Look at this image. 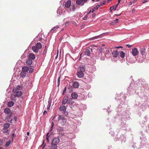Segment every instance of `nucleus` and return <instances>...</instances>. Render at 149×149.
<instances>
[{"mask_svg":"<svg viewBox=\"0 0 149 149\" xmlns=\"http://www.w3.org/2000/svg\"><path fill=\"white\" fill-rule=\"evenodd\" d=\"M49 133H47L46 136V139L48 142L49 141V136H48Z\"/></svg>","mask_w":149,"mask_h":149,"instance_id":"nucleus-38","label":"nucleus"},{"mask_svg":"<svg viewBox=\"0 0 149 149\" xmlns=\"http://www.w3.org/2000/svg\"><path fill=\"white\" fill-rule=\"evenodd\" d=\"M102 34H101L100 35L94 37L92 38L91 39L92 40H94L95 39L98 38L99 37H100V36H102Z\"/></svg>","mask_w":149,"mask_h":149,"instance_id":"nucleus-31","label":"nucleus"},{"mask_svg":"<svg viewBox=\"0 0 149 149\" xmlns=\"http://www.w3.org/2000/svg\"><path fill=\"white\" fill-rule=\"evenodd\" d=\"M66 90V88L65 87V88L64 90V91L63 92V94H64V93H65V92Z\"/></svg>","mask_w":149,"mask_h":149,"instance_id":"nucleus-54","label":"nucleus"},{"mask_svg":"<svg viewBox=\"0 0 149 149\" xmlns=\"http://www.w3.org/2000/svg\"><path fill=\"white\" fill-rule=\"evenodd\" d=\"M4 112L6 114H8L11 112V110L9 108H6L4 109Z\"/></svg>","mask_w":149,"mask_h":149,"instance_id":"nucleus-15","label":"nucleus"},{"mask_svg":"<svg viewBox=\"0 0 149 149\" xmlns=\"http://www.w3.org/2000/svg\"><path fill=\"white\" fill-rule=\"evenodd\" d=\"M59 109L60 111H63L64 113H65V111H66V108L64 106L62 105L60 106L59 108Z\"/></svg>","mask_w":149,"mask_h":149,"instance_id":"nucleus-11","label":"nucleus"},{"mask_svg":"<svg viewBox=\"0 0 149 149\" xmlns=\"http://www.w3.org/2000/svg\"><path fill=\"white\" fill-rule=\"evenodd\" d=\"M55 118V117L54 116L53 118L52 119V120H54V119Z\"/></svg>","mask_w":149,"mask_h":149,"instance_id":"nucleus-62","label":"nucleus"},{"mask_svg":"<svg viewBox=\"0 0 149 149\" xmlns=\"http://www.w3.org/2000/svg\"><path fill=\"white\" fill-rule=\"evenodd\" d=\"M63 128L61 127H59L57 128V132L61 133V134L63 136L64 135V134L62 133L63 132Z\"/></svg>","mask_w":149,"mask_h":149,"instance_id":"nucleus-14","label":"nucleus"},{"mask_svg":"<svg viewBox=\"0 0 149 149\" xmlns=\"http://www.w3.org/2000/svg\"><path fill=\"white\" fill-rule=\"evenodd\" d=\"M69 24V22H66L65 24V26H67Z\"/></svg>","mask_w":149,"mask_h":149,"instance_id":"nucleus-46","label":"nucleus"},{"mask_svg":"<svg viewBox=\"0 0 149 149\" xmlns=\"http://www.w3.org/2000/svg\"><path fill=\"white\" fill-rule=\"evenodd\" d=\"M106 2V1H103V3H101L100 5V6H103L104 5L105 3Z\"/></svg>","mask_w":149,"mask_h":149,"instance_id":"nucleus-37","label":"nucleus"},{"mask_svg":"<svg viewBox=\"0 0 149 149\" xmlns=\"http://www.w3.org/2000/svg\"><path fill=\"white\" fill-rule=\"evenodd\" d=\"M3 142V140H0V146H1L2 145V143Z\"/></svg>","mask_w":149,"mask_h":149,"instance_id":"nucleus-43","label":"nucleus"},{"mask_svg":"<svg viewBox=\"0 0 149 149\" xmlns=\"http://www.w3.org/2000/svg\"><path fill=\"white\" fill-rule=\"evenodd\" d=\"M35 46L39 50L42 48V45L40 42L37 43Z\"/></svg>","mask_w":149,"mask_h":149,"instance_id":"nucleus-20","label":"nucleus"},{"mask_svg":"<svg viewBox=\"0 0 149 149\" xmlns=\"http://www.w3.org/2000/svg\"><path fill=\"white\" fill-rule=\"evenodd\" d=\"M126 46H127L129 48H130L132 46V45H130L129 44H128L126 45Z\"/></svg>","mask_w":149,"mask_h":149,"instance_id":"nucleus-44","label":"nucleus"},{"mask_svg":"<svg viewBox=\"0 0 149 149\" xmlns=\"http://www.w3.org/2000/svg\"><path fill=\"white\" fill-rule=\"evenodd\" d=\"M114 6H112L110 8V12L111 13H112V10H114Z\"/></svg>","mask_w":149,"mask_h":149,"instance_id":"nucleus-35","label":"nucleus"},{"mask_svg":"<svg viewBox=\"0 0 149 149\" xmlns=\"http://www.w3.org/2000/svg\"><path fill=\"white\" fill-rule=\"evenodd\" d=\"M27 134L28 136H29V132H28L27 133Z\"/></svg>","mask_w":149,"mask_h":149,"instance_id":"nucleus-58","label":"nucleus"},{"mask_svg":"<svg viewBox=\"0 0 149 149\" xmlns=\"http://www.w3.org/2000/svg\"><path fill=\"white\" fill-rule=\"evenodd\" d=\"M14 119L16 121L17 120V118L16 117H15Z\"/></svg>","mask_w":149,"mask_h":149,"instance_id":"nucleus-55","label":"nucleus"},{"mask_svg":"<svg viewBox=\"0 0 149 149\" xmlns=\"http://www.w3.org/2000/svg\"><path fill=\"white\" fill-rule=\"evenodd\" d=\"M32 49L35 53H37L38 52L39 49H37V48L36 47V46H33L32 47Z\"/></svg>","mask_w":149,"mask_h":149,"instance_id":"nucleus-16","label":"nucleus"},{"mask_svg":"<svg viewBox=\"0 0 149 149\" xmlns=\"http://www.w3.org/2000/svg\"><path fill=\"white\" fill-rule=\"evenodd\" d=\"M51 106L50 104H48L47 105V109L48 110H49Z\"/></svg>","mask_w":149,"mask_h":149,"instance_id":"nucleus-42","label":"nucleus"},{"mask_svg":"<svg viewBox=\"0 0 149 149\" xmlns=\"http://www.w3.org/2000/svg\"><path fill=\"white\" fill-rule=\"evenodd\" d=\"M71 97L73 99H77L78 97V95L76 93L73 92L71 93Z\"/></svg>","mask_w":149,"mask_h":149,"instance_id":"nucleus-13","label":"nucleus"},{"mask_svg":"<svg viewBox=\"0 0 149 149\" xmlns=\"http://www.w3.org/2000/svg\"><path fill=\"white\" fill-rule=\"evenodd\" d=\"M12 114H10L8 116H7L6 117V119H7L8 120L10 119V118H11V116H12Z\"/></svg>","mask_w":149,"mask_h":149,"instance_id":"nucleus-33","label":"nucleus"},{"mask_svg":"<svg viewBox=\"0 0 149 149\" xmlns=\"http://www.w3.org/2000/svg\"><path fill=\"white\" fill-rule=\"evenodd\" d=\"M53 126H52V127L51 128V131H52L53 129Z\"/></svg>","mask_w":149,"mask_h":149,"instance_id":"nucleus-59","label":"nucleus"},{"mask_svg":"<svg viewBox=\"0 0 149 149\" xmlns=\"http://www.w3.org/2000/svg\"><path fill=\"white\" fill-rule=\"evenodd\" d=\"M118 4H119L118 3L117 4L115 5L114 6V11H115L116 10V8H117V7L118 6Z\"/></svg>","mask_w":149,"mask_h":149,"instance_id":"nucleus-41","label":"nucleus"},{"mask_svg":"<svg viewBox=\"0 0 149 149\" xmlns=\"http://www.w3.org/2000/svg\"><path fill=\"white\" fill-rule=\"evenodd\" d=\"M68 96H65L63 98V100L62 102V104H65L66 103L68 102Z\"/></svg>","mask_w":149,"mask_h":149,"instance_id":"nucleus-8","label":"nucleus"},{"mask_svg":"<svg viewBox=\"0 0 149 149\" xmlns=\"http://www.w3.org/2000/svg\"><path fill=\"white\" fill-rule=\"evenodd\" d=\"M85 54L89 56L91 54V52L89 50L87 49L85 52Z\"/></svg>","mask_w":149,"mask_h":149,"instance_id":"nucleus-26","label":"nucleus"},{"mask_svg":"<svg viewBox=\"0 0 149 149\" xmlns=\"http://www.w3.org/2000/svg\"><path fill=\"white\" fill-rule=\"evenodd\" d=\"M87 1L86 0H76V3L78 6H82Z\"/></svg>","mask_w":149,"mask_h":149,"instance_id":"nucleus-2","label":"nucleus"},{"mask_svg":"<svg viewBox=\"0 0 149 149\" xmlns=\"http://www.w3.org/2000/svg\"><path fill=\"white\" fill-rule=\"evenodd\" d=\"M85 68L83 66L79 67L80 71H82V72L85 71Z\"/></svg>","mask_w":149,"mask_h":149,"instance_id":"nucleus-30","label":"nucleus"},{"mask_svg":"<svg viewBox=\"0 0 149 149\" xmlns=\"http://www.w3.org/2000/svg\"><path fill=\"white\" fill-rule=\"evenodd\" d=\"M75 6L73 5L72 6V10L73 11H74L75 10Z\"/></svg>","mask_w":149,"mask_h":149,"instance_id":"nucleus-39","label":"nucleus"},{"mask_svg":"<svg viewBox=\"0 0 149 149\" xmlns=\"http://www.w3.org/2000/svg\"><path fill=\"white\" fill-rule=\"evenodd\" d=\"M132 2H130V3H129V5H132Z\"/></svg>","mask_w":149,"mask_h":149,"instance_id":"nucleus-61","label":"nucleus"},{"mask_svg":"<svg viewBox=\"0 0 149 149\" xmlns=\"http://www.w3.org/2000/svg\"><path fill=\"white\" fill-rule=\"evenodd\" d=\"M95 9H94V8H92V10H91V11L92 12V13H93L94 12V11H95Z\"/></svg>","mask_w":149,"mask_h":149,"instance_id":"nucleus-53","label":"nucleus"},{"mask_svg":"<svg viewBox=\"0 0 149 149\" xmlns=\"http://www.w3.org/2000/svg\"><path fill=\"white\" fill-rule=\"evenodd\" d=\"M15 93H16V96L18 97H19L21 96L22 94V91H19V92Z\"/></svg>","mask_w":149,"mask_h":149,"instance_id":"nucleus-25","label":"nucleus"},{"mask_svg":"<svg viewBox=\"0 0 149 149\" xmlns=\"http://www.w3.org/2000/svg\"><path fill=\"white\" fill-rule=\"evenodd\" d=\"M95 13H94L92 15V18H94L95 17Z\"/></svg>","mask_w":149,"mask_h":149,"instance_id":"nucleus-47","label":"nucleus"},{"mask_svg":"<svg viewBox=\"0 0 149 149\" xmlns=\"http://www.w3.org/2000/svg\"><path fill=\"white\" fill-rule=\"evenodd\" d=\"M147 2V0H144L143 1V3H145Z\"/></svg>","mask_w":149,"mask_h":149,"instance_id":"nucleus-49","label":"nucleus"},{"mask_svg":"<svg viewBox=\"0 0 149 149\" xmlns=\"http://www.w3.org/2000/svg\"><path fill=\"white\" fill-rule=\"evenodd\" d=\"M14 104V103L13 101L9 102L8 103V107H13Z\"/></svg>","mask_w":149,"mask_h":149,"instance_id":"nucleus-21","label":"nucleus"},{"mask_svg":"<svg viewBox=\"0 0 149 149\" xmlns=\"http://www.w3.org/2000/svg\"><path fill=\"white\" fill-rule=\"evenodd\" d=\"M72 85L74 87L77 88L79 87V84L78 82L75 81L73 82Z\"/></svg>","mask_w":149,"mask_h":149,"instance_id":"nucleus-18","label":"nucleus"},{"mask_svg":"<svg viewBox=\"0 0 149 149\" xmlns=\"http://www.w3.org/2000/svg\"><path fill=\"white\" fill-rule=\"evenodd\" d=\"M64 118V116L63 115H58L57 118L58 121H59L61 120H62Z\"/></svg>","mask_w":149,"mask_h":149,"instance_id":"nucleus-23","label":"nucleus"},{"mask_svg":"<svg viewBox=\"0 0 149 149\" xmlns=\"http://www.w3.org/2000/svg\"><path fill=\"white\" fill-rule=\"evenodd\" d=\"M59 27L58 26H56L54 27L53 29H52L51 30V32L53 33L54 31H56L57 29Z\"/></svg>","mask_w":149,"mask_h":149,"instance_id":"nucleus-28","label":"nucleus"},{"mask_svg":"<svg viewBox=\"0 0 149 149\" xmlns=\"http://www.w3.org/2000/svg\"><path fill=\"white\" fill-rule=\"evenodd\" d=\"M11 143V141H8L6 143V144H5V146L6 147H8L10 144Z\"/></svg>","mask_w":149,"mask_h":149,"instance_id":"nucleus-32","label":"nucleus"},{"mask_svg":"<svg viewBox=\"0 0 149 149\" xmlns=\"http://www.w3.org/2000/svg\"><path fill=\"white\" fill-rule=\"evenodd\" d=\"M52 126H54V123L53 122H52Z\"/></svg>","mask_w":149,"mask_h":149,"instance_id":"nucleus-60","label":"nucleus"},{"mask_svg":"<svg viewBox=\"0 0 149 149\" xmlns=\"http://www.w3.org/2000/svg\"><path fill=\"white\" fill-rule=\"evenodd\" d=\"M28 58L31 59L32 60H33L36 58L35 56L33 53H30L29 54Z\"/></svg>","mask_w":149,"mask_h":149,"instance_id":"nucleus-12","label":"nucleus"},{"mask_svg":"<svg viewBox=\"0 0 149 149\" xmlns=\"http://www.w3.org/2000/svg\"><path fill=\"white\" fill-rule=\"evenodd\" d=\"M112 54L113 55L114 57L116 58L117 57L118 55V52L117 50H114L112 52Z\"/></svg>","mask_w":149,"mask_h":149,"instance_id":"nucleus-6","label":"nucleus"},{"mask_svg":"<svg viewBox=\"0 0 149 149\" xmlns=\"http://www.w3.org/2000/svg\"><path fill=\"white\" fill-rule=\"evenodd\" d=\"M87 16H85V17H84V18L83 19L84 20H86L87 19Z\"/></svg>","mask_w":149,"mask_h":149,"instance_id":"nucleus-52","label":"nucleus"},{"mask_svg":"<svg viewBox=\"0 0 149 149\" xmlns=\"http://www.w3.org/2000/svg\"><path fill=\"white\" fill-rule=\"evenodd\" d=\"M22 70L23 72L26 73L29 70V68L28 67L24 66L22 68Z\"/></svg>","mask_w":149,"mask_h":149,"instance_id":"nucleus-19","label":"nucleus"},{"mask_svg":"<svg viewBox=\"0 0 149 149\" xmlns=\"http://www.w3.org/2000/svg\"><path fill=\"white\" fill-rule=\"evenodd\" d=\"M23 88L22 85H18L16 88H15L13 90V91H16L17 90H21Z\"/></svg>","mask_w":149,"mask_h":149,"instance_id":"nucleus-7","label":"nucleus"},{"mask_svg":"<svg viewBox=\"0 0 149 149\" xmlns=\"http://www.w3.org/2000/svg\"><path fill=\"white\" fill-rule=\"evenodd\" d=\"M51 100H49L48 101V104H51Z\"/></svg>","mask_w":149,"mask_h":149,"instance_id":"nucleus-56","label":"nucleus"},{"mask_svg":"<svg viewBox=\"0 0 149 149\" xmlns=\"http://www.w3.org/2000/svg\"><path fill=\"white\" fill-rule=\"evenodd\" d=\"M119 48H123V47L122 46H119Z\"/></svg>","mask_w":149,"mask_h":149,"instance_id":"nucleus-64","label":"nucleus"},{"mask_svg":"<svg viewBox=\"0 0 149 149\" xmlns=\"http://www.w3.org/2000/svg\"><path fill=\"white\" fill-rule=\"evenodd\" d=\"M71 0H68L65 4V7L68 8H69L71 5Z\"/></svg>","mask_w":149,"mask_h":149,"instance_id":"nucleus-9","label":"nucleus"},{"mask_svg":"<svg viewBox=\"0 0 149 149\" xmlns=\"http://www.w3.org/2000/svg\"><path fill=\"white\" fill-rule=\"evenodd\" d=\"M33 69L32 68H30V69L29 70V72L30 73H32L33 72Z\"/></svg>","mask_w":149,"mask_h":149,"instance_id":"nucleus-40","label":"nucleus"},{"mask_svg":"<svg viewBox=\"0 0 149 149\" xmlns=\"http://www.w3.org/2000/svg\"><path fill=\"white\" fill-rule=\"evenodd\" d=\"M60 139L58 137H56L54 138L52 142V143L53 144H55L57 146V144L60 142Z\"/></svg>","mask_w":149,"mask_h":149,"instance_id":"nucleus-3","label":"nucleus"},{"mask_svg":"<svg viewBox=\"0 0 149 149\" xmlns=\"http://www.w3.org/2000/svg\"><path fill=\"white\" fill-rule=\"evenodd\" d=\"M60 81V77H58V86L59 85Z\"/></svg>","mask_w":149,"mask_h":149,"instance_id":"nucleus-36","label":"nucleus"},{"mask_svg":"<svg viewBox=\"0 0 149 149\" xmlns=\"http://www.w3.org/2000/svg\"><path fill=\"white\" fill-rule=\"evenodd\" d=\"M100 5H97L96 6L94 7V9L95 10H97L100 7Z\"/></svg>","mask_w":149,"mask_h":149,"instance_id":"nucleus-34","label":"nucleus"},{"mask_svg":"<svg viewBox=\"0 0 149 149\" xmlns=\"http://www.w3.org/2000/svg\"><path fill=\"white\" fill-rule=\"evenodd\" d=\"M19 91H21V90H18L16 91H13V92L14 93L18 92H19Z\"/></svg>","mask_w":149,"mask_h":149,"instance_id":"nucleus-51","label":"nucleus"},{"mask_svg":"<svg viewBox=\"0 0 149 149\" xmlns=\"http://www.w3.org/2000/svg\"><path fill=\"white\" fill-rule=\"evenodd\" d=\"M140 52L142 55H144L146 53V49L144 47L141 48L140 49Z\"/></svg>","mask_w":149,"mask_h":149,"instance_id":"nucleus-17","label":"nucleus"},{"mask_svg":"<svg viewBox=\"0 0 149 149\" xmlns=\"http://www.w3.org/2000/svg\"><path fill=\"white\" fill-rule=\"evenodd\" d=\"M10 126V124L9 123H7L4 124L3 128L1 129V131L3 133H7L8 135L9 134V129L8 128Z\"/></svg>","mask_w":149,"mask_h":149,"instance_id":"nucleus-1","label":"nucleus"},{"mask_svg":"<svg viewBox=\"0 0 149 149\" xmlns=\"http://www.w3.org/2000/svg\"><path fill=\"white\" fill-rule=\"evenodd\" d=\"M120 57L122 58H124L125 56V53L123 51H121L120 52Z\"/></svg>","mask_w":149,"mask_h":149,"instance_id":"nucleus-27","label":"nucleus"},{"mask_svg":"<svg viewBox=\"0 0 149 149\" xmlns=\"http://www.w3.org/2000/svg\"><path fill=\"white\" fill-rule=\"evenodd\" d=\"M77 74L78 77L81 78L84 77V74L82 71H79L78 72Z\"/></svg>","mask_w":149,"mask_h":149,"instance_id":"nucleus-10","label":"nucleus"},{"mask_svg":"<svg viewBox=\"0 0 149 149\" xmlns=\"http://www.w3.org/2000/svg\"><path fill=\"white\" fill-rule=\"evenodd\" d=\"M57 146L56 145L53 144L52 143H51V146H50L49 149H56Z\"/></svg>","mask_w":149,"mask_h":149,"instance_id":"nucleus-22","label":"nucleus"},{"mask_svg":"<svg viewBox=\"0 0 149 149\" xmlns=\"http://www.w3.org/2000/svg\"><path fill=\"white\" fill-rule=\"evenodd\" d=\"M47 113V111H44L43 113V115H45Z\"/></svg>","mask_w":149,"mask_h":149,"instance_id":"nucleus-45","label":"nucleus"},{"mask_svg":"<svg viewBox=\"0 0 149 149\" xmlns=\"http://www.w3.org/2000/svg\"><path fill=\"white\" fill-rule=\"evenodd\" d=\"M91 10H90L89 12H88L87 14H90L91 13Z\"/></svg>","mask_w":149,"mask_h":149,"instance_id":"nucleus-57","label":"nucleus"},{"mask_svg":"<svg viewBox=\"0 0 149 149\" xmlns=\"http://www.w3.org/2000/svg\"><path fill=\"white\" fill-rule=\"evenodd\" d=\"M138 50L136 48H135L132 49V54L134 56H136L138 54Z\"/></svg>","mask_w":149,"mask_h":149,"instance_id":"nucleus-4","label":"nucleus"},{"mask_svg":"<svg viewBox=\"0 0 149 149\" xmlns=\"http://www.w3.org/2000/svg\"><path fill=\"white\" fill-rule=\"evenodd\" d=\"M118 20L117 19H116L115 20H114V21L116 23H117V22L118 21Z\"/></svg>","mask_w":149,"mask_h":149,"instance_id":"nucleus-50","label":"nucleus"},{"mask_svg":"<svg viewBox=\"0 0 149 149\" xmlns=\"http://www.w3.org/2000/svg\"><path fill=\"white\" fill-rule=\"evenodd\" d=\"M62 120V124L63 125H65V123H66V122L67 121L66 119L64 118H63V119Z\"/></svg>","mask_w":149,"mask_h":149,"instance_id":"nucleus-29","label":"nucleus"},{"mask_svg":"<svg viewBox=\"0 0 149 149\" xmlns=\"http://www.w3.org/2000/svg\"><path fill=\"white\" fill-rule=\"evenodd\" d=\"M58 50H57V56L55 58H56H56L58 56Z\"/></svg>","mask_w":149,"mask_h":149,"instance_id":"nucleus-48","label":"nucleus"},{"mask_svg":"<svg viewBox=\"0 0 149 149\" xmlns=\"http://www.w3.org/2000/svg\"><path fill=\"white\" fill-rule=\"evenodd\" d=\"M26 75V73L24 72H21L20 73V76L23 78Z\"/></svg>","mask_w":149,"mask_h":149,"instance_id":"nucleus-24","label":"nucleus"},{"mask_svg":"<svg viewBox=\"0 0 149 149\" xmlns=\"http://www.w3.org/2000/svg\"><path fill=\"white\" fill-rule=\"evenodd\" d=\"M111 1V0H108L107 1H108V2H110V1Z\"/></svg>","mask_w":149,"mask_h":149,"instance_id":"nucleus-63","label":"nucleus"},{"mask_svg":"<svg viewBox=\"0 0 149 149\" xmlns=\"http://www.w3.org/2000/svg\"><path fill=\"white\" fill-rule=\"evenodd\" d=\"M26 63L28 65L30 66L31 67H32L31 66L33 63V61L31 59L28 58V59L26 61Z\"/></svg>","mask_w":149,"mask_h":149,"instance_id":"nucleus-5","label":"nucleus"}]
</instances>
